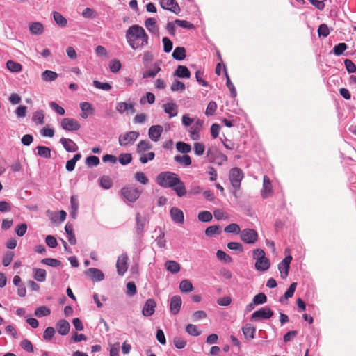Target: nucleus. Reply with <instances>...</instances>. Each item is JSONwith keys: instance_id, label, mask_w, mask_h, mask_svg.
I'll return each mask as SVG.
<instances>
[{"instance_id": "e433bc0d", "label": "nucleus", "mask_w": 356, "mask_h": 356, "mask_svg": "<svg viewBox=\"0 0 356 356\" xmlns=\"http://www.w3.org/2000/svg\"><path fill=\"white\" fill-rule=\"evenodd\" d=\"M43 25L40 22H33L29 25V31L32 34L40 35L43 33Z\"/></svg>"}, {"instance_id": "ddd939ff", "label": "nucleus", "mask_w": 356, "mask_h": 356, "mask_svg": "<svg viewBox=\"0 0 356 356\" xmlns=\"http://www.w3.org/2000/svg\"><path fill=\"white\" fill-rule=\"evenodd\" d=\"M291 261L292 257L288 255L278 264V270L282 279H285L288 276Z\"/></svg>"}, {"instance_id": "f3484780", "label": "nucleus", "mask_w": 356, "mask_h": 356, "mask_svg": "<svg viewBox=\"0 0 356 356\" xmlns=\"http://www.w3.org/2000/svg\"><path fill=\"white\" fill-rule=\"evenodd\" d=\"M273 192V186L269 177L264 175L263 177V187L261 191V195L262 198L266 199L270 196Z\"/></svg>"}, {"instance_id": "5701e85b", "label": "nucleus", "mask_w": 356, "mask_h": 356, "mask_svg": "<svg viewBox=\"0 0 356 356\" xmlns=\"http://www.w3.org/2000/svg\"><path fill=\"white\" fill-rule=\"evenodd\" d=\"M145 26L151 33L159 35V30L156 25V20L154 18L149 17L145 21Z\"/></svg>"}, {"instance_id": "f03ea898", "label": "nucleus", "mask_w": 356, "mask_h": 356, "mask_svg": "<svg viewBox=\"0 0 356 356\" xmlns=\"http://www.w3.org/2000/svg\"><path fill=\"white\" fill-rule=\"evenodd\" d=\"M252 254L253 259L256 260L254 266L257 270L266 271L270 268V261L266 257L265 252L262 249L254 250Z\"/></svg>"}, {"instance_id": "4c0bfd02", "label": "nucleus", "mask_w": 356, "mask_h": 356, "mask_svg": "<svg viewBox=\"0 0 356 356\" xmlns=\"http://www.w3.org/2000/svg\"><path fill=\"white\" fill-rule=\"evenodd\" d=\"M7 69L12 72H19L22 70V65L15 61L8 60L6 63Z\"/></svg>"}, {"instance_id": "a19ab883", "label": "nucleus", "mask_w": 356, "mask_h": 356, "mask_svg": "<svg viewBox=\"0 0 356 356\" xmlns=\"http://www.w3.org/2000/svg\"><path fill=\"white\" fill-rule=\"evenodd\" d=\"M50 314H51V310L48 307H47L45 306H41V307H38L35 310V312H34V314L38 318H41V317H43V316H47Z\"/></svg>"}, {"instance_id": "aec40b11", "label": "nucleus", "mask_w": 356, "mask_h": 356, "mask_svg": "<svg viewBox=\"0 0 356 356\" xmlns=\"http://www.w3.org/2000/svg\"><path fill=\"white\" fill-rule=\"evenodd\" d=\"M115 109L120 114H122L129 111L131 112V113H134L136 112L134 104L127 103L124 102H118L115 106Z\"/></svg>"}, {"instance_id": "2f4dec72", "label": "nucleus", "mask_w": 356, "mask_h": 356, "mask_svg": "<svg viewBox=\"0 0 356 356\" xmlns=\"http://www.w3.org/2000/svg\"><path fill=\"white\" fill-rule=\"evenodd\" d=\"M178 197H183L186 193V190L184 184L179 178V183H177L172 187Z\"/></svg>"}, {"instance_id": "774afa93", "label": "nucleus", "mask_w": 356, "mask_h": 356, "mask_svg": "<svg viewBox=\"0 0 356 356\" xmlns=\"http://www.w3.org/2000/svg\"><path fill=\"white\" fill-rule=\"evenodd\" d=\"M318 33L320 37L325 38L330 34V29L325 24H322L318 26Z\"/></svg>"}, {"instance_id": "a878e982", "label": "nucleus", "mask_w": 356, "mask_h": 356, "mask_svg": "<svg viewBox=\"0 0 356 356\" xmlns=\"http://www.w3.org/2000/svg\"><path fill=\"white\" fill-rule=\"evenodd\" d=\"M245 338L250 341L254 337L256 328L251 324L247 323L242 328Z\"/></svg>"}, {"instance_id": "1a4fd4ad", "label": "nucleus", "mask_w": 356, "mask_h": 356, "mask_svg": "<svg viewBox=\"0 0 356 356\" xmlns=\"http://www.w3.org/2000/svg\"><path fill=\"white\" fill-rule=\"evenodd\" d=\"M148 222L147 217L145 215H141L140 213L136 214V234L139 238H141L144 233V227Z\"/></svg>"}, {"instance_id": "603ef678", "label": "nucleus", "mask_w": 356, "mask_h": 356, "mask_svg": "<svg viewBox=\"0 0 356 356\" xmlns=\"http://www.w3.org/2000/svg\"><path fill=\"white\" fill-rule=\"evenodd\" d=\"M186 332L191 336H199L201 332L198 330L197 327L193 324H188L186 327Z\"/></svg>"}, {"instance_id": "3c124183", "label": "nucleus", "mask_w": 356, "mask_h": 356, "mask_svg": "<svg viewBox=\"0 0 356 356\" xmlns=\"http://www.w3.org/2000/svg\"><path fill=\"white\" fill-rule=\"evenodd\" d=\"M41 263L51 267H58L61 264L59 260L53 258H44L42 259Z\"/></svg>"}, {"instance_id": "b1692460", "label": "nucleus", "mask_w": 356, "mask_h": 356, "mask_svg": "<svg viewBox=\"0 0 356 356\" xmlns=\"http://www.w3.org/2000/svg\"><path fill=\"white\" fill-rule=\"evenodd\" d=\"M163 110L165 113L169 115L170 118L175 117L178 113V107L173 102H168L163 105Z\"/></svg>"}, {"instance_id": "9b49d317", "label": "nucleus", "mask_w": 356, "mask_h": 356, "mask_svg": "<svg viewBox=\"0 0 356 356\" xmlns=\"http://www.w3.org/2000/svg\"><path fill=\"white\" fill-rule=\"evenodd\" d=\"M204 121L200 119H197L195 122V124L191 127L188 132L193 140H198L200 139V131L202 129Z\"/></svg>"}, {"instance_id": "c9c22d12", "label": "nucleus", "mask_w": 356, "mask_h": 356, "mask_svg": "<svg viewBox=\"0 0 356 356\" xmlns=\"http://www.w3.org/2000/svg\"><path fill=\"white\" fill-rule=\"evenodd\" d=\"M166 269L172 273H177L180 270V265L175 261H167L165 264Z\"/></svg>"}, {"instance_id": "680f3d73", "label": "nucleus", "mask_w": 356, "mask_h": 356, "mask_svg": "<svg viewBox=\"0 0 356 356\" xmlns=\"http://www.w3.org/2000/svg\"><path fill=\"white\" fill-rule=\"evenodd\" d=\"M154 156H155V154L153 152H148V153H143L141 155H140V161L145 164L146 163H147L149 161H152L154 159Z\"/></svg>"}, {"instance_id": "f704fd0d", "label": "nucleus", "mask_w": 356, "mask_h": 356, "mask_svg": "<svg viewBox=\"0 0 356 356\" xmlns=\"http://www.w3.org/2000/svg\"><path fill=\"white\" fill-rule=\"evenodd\" d=\"M179 289L182 293H188L193 290L191 282L188 280H184L179 283Z\"/></svg>"}, {"instance_id": "f257e3e1", "label": "nucleus", "mask_w": 356, "mask_h": 356, "mask_svg": "<svg viewBox=\"0 0 356 356\" xmlns=\"http://www.w3.org/2000/svg\"><path fill=\"white\" fill-rule=\"evenodd\" d=\"M125 38L129 46L134 50L142 49L149 44V36L145 29L138 24L128 28Z\"/></svg>"}, {"instance_id": "49530a36", "label": "nucleus", "mask_w": 356, "mask_h": 356, "mask_svg": "<svg viewBox=\"0 0 356 356\" xmlns=\"http://www.w3.org/2000/svg\"><path fill=\"white\" fill-rule=\"evenodd\" d=\"M348 48V46L346 43H339L338 44L335 45L332 49V51L335 56H341L343 54L344 51L346 50Z\"/></svg>"}, {"instance_id": "052dcab7", "label": "nucleus", "mask_w": 356, "mask_h": 356, "mask_svg": "<svg viewBox=\"0 0 356 356\" xmlns=\"http://www.w3.org/2000/svg\"><path fill=\"white\" fill-rule=\"evenodd\" d=\"M186 87L184 83L179 81H175L170 87V90L172 92L180 91L182 92L185 90Z\"/></svg>"}, {"instance_id": "4be33fe9", "label": "nucleus", "mask_w": 356, "mask_h": 356, "mask_svg": "<svg viewBox=\"0 0 356 356\" xmlns=\"http://www.w3.org/2000/svg\"><path fill=\"white\" fill-rule=\"evenodd\" d=\"M60 143L68 152H74L79 149L77 145L70 138H62L60 140Z\"/></svg>"}, {"instance_id": "69168bd1", "label": "nucleus", "mask_w": 356, "mask_h": 356, "mask_svg": "<svg viewBox=\"0 0 356 356\" xmlns=\"http://www.w3.org/2000/svg\"><path fill=\"white\" fill-rule=\"evenodd\" d=\"M194 152L197 156H202L205 150V146L202 143H195L194 146Z\"/></svg>"}, {"instance_id": "864d4df0", "label": "nucleus", "mask_w": 356, "mask_h": 356, "mask_svg": "<svg viewBox=\"0 0 356 356\" xmlns=\"http://www.w3.org/2000/svg\"><path fill=\"white\" fill-rule=\"evenodd\" d=\"M92 85L98 89L104 90V91H109L111 90L112 86L108 83H102L99 81L95 80L92 82Z\"/></svg>"}, {"instance_id": "13d9d810", "label": "nucleus", "mask_w": 356, "mask_h": 356, "mask_svg": "<svg viewBox=\"0 0 356 356\" xmlns=\"http://www.w3.org/2000/svg\"><path fill=\"white\" fill-rule=\"evenodd\" d=\"M217 108V104L214 101H211L206 108L205 114L208 116H211L215 114Z\"/></svg>"}, {"instance_id": "0eeeda50", "label": "nucleus", "mask_w": 356, "mask_h": 356, "mask_svg": "<svg viewBox=\"0 0 356 356\" xmlns=\"http://www.w3.org/2000/svg\"><path fill=\"white\" fill-rule=\"evenodd\" d=\"M273 315V312L268 307H261L255 311L251 316L252 321H259L265 319H269Z\"/></svg>"}, {"instance_id": "bf43d9fd", "label": "nucleus", "mask_w": 356, "mask_h": 356, "mask_svg": "<svg viewBox=\"0 0 356 356\" xmlns=\"http://www.w3.org/2000/svg\"><path fill=\"white\" fill-rule=\"evenodd\" d=\"M162 42L163 44V51L165 53L170 52L173 47V44L172 41L168 38L164 37L162 39Z\"/></svg>"}, {"instance_id": "58836bf2", "label": "nucleus", "mask_w": 356, "mask_h": 356, "mask_svg": "<svg viewBox=\"0 0 356 356\" xmlns=\"http://www.w3.org/2000/svg\"><path fill=\"white\" fill-rule=\"evenodd\" d=\"M152 145L148 140H141L137 145V152L142 154L145 153V151L152 149Z\"/></svg>"}, {"instance_id": "09e8293b", "label": "nucleus", "mask_w": 356, "mask_h": 356, "mask_svg": "<svg viewBox=\"0 0 356 356\" xmlns=\"http://www.w3.org/2000/svg\"><path fill=\"white\" fill-rule=\"evenodd\" d=\"M161 70L160 67L157 64H154L152 70H147L143 73V78L154 77Z\"/></svg>"}, {"instance_id": "37998d69", "label": "nucleus", "mask_w": 356, "mask_h": 356, "mask_svg": "<svg viewBox=\"0 0 356 356\" xmlns=\"http://www.w3.org/2000/svg\"><path fill=\"white\" fill-rule=\"evenodd\" d=\"M34 278L38 282H44L46 280L47 272L44 269L37 268L35 269Z\"/></svg>"}, {"instance_id": "338daca9", "label": "nucleus", "mask_w": 356, "mask_h": 356, "mask_svg": "<svg viewBox=\"0 0 356 356\" xmlns=\"http://www.w3.org/2000/svg\"><path fill=\"white\" fill-rule=\"evenodd\" d=\"M99 163V159L96 156H88L86 159V164L89 166H97Z\"/></svg>"}, {"instance_id": "2eb2a0df", "label": "nucleus", "mask_w": 356, "mask_h": 356, "mask_svg": "<svg viewBox=\"0 0 356 356\" xmlns=\"http://www.w3.org/2000/svg\"><path fill=\"white\" fill-rule=\"evenodd\" d=\"M163 131V128L161 125H152L149 129L148 136L152 141L157 142L159 140Z\"/></svg>"}, {"instance_id": "393cba45", "label": "nucleus", "mask_w": 356, "mask_h": 356, "mask_svg": "<svg viewBox=\"0 0 356 356\" xmlns=\"http://www.w3.org/2000/svg\"><path fill=\"white\" fill-rule=\"evenodd\" d=\"M56 328L58 333L63 336L66 335L70 328V325L68 321L65 319H62L58 321L56 323Z\"/></svg>"}, {"instance_id": "412c9836", "label": "nucleus", "mask_w": 356, "mask_h": 356, "mask_svg": "<svg viewBox=\"0 0 356 356\" xmlns=\"http://www.w3.org/2000/svg\"><path fill=\"white\" fill-rule=\"evenodd\" d=\"M170 216L172 220L178 224H182L184 221V216L183 211L177 207H172L170 209Z\"/></svg>"}, {"instance_id": "cd10ccee", "label": "nucleus", "mask_w": 356, "mask_h": 356, "mask_svg": "<svg viewBox=\"0 0 356 356\" xmlns=\"http://www.w3.org/2000/svg\"><path fill=\"white\" fill-rule=\"evenodd\" d=\"M174 76L181 79H188L191 76V72L187 67L184 65H179L175 71Z\"/></svg>"}, {"instance_id": "39448f33", "label": "nucleus", "mask_w": 356, "mask_h": 356, "mask_svg": "<svg viewBox=\"0 0 356 356\" xmlns=\"http://www.w3.org/2000/svg\"><path fill=\"white\" fill-rule=\"evenodd\" d=\"M229 180L232 187L237 191L240 188L241 182L243 178L242 170L238 168H234L229 171Z\"/></svg>"}, {"instance_id": "7ed1b4c3", "label": "nucleus", "mask_w": 356, "mask_h": 356, "mask_svg": "<svg viewBox=\"0 0 356 356\" xmlns=\"http://www.w3.org/2000/svg\"><path fill=\"white\" fill-rule=\"evenodd\" d=\"M179 177L172 172H163L159 174L156 177L157 184L164 188H172L179 183Z\"/></svg>"}, {"instance_id": "f8f14e48", "label": "nucleus", "mask_w": 356, "mask_h": 356, "mask_svg": "<svg viewBox=\"0 0 356 356\" xmlns=\"http://www.w3.org/2000/svg\"><path fill=\"white\" fill-rule=\"evenodd\" d=\"M159 4L164 10H170L175 14H179L181 9L175 0H159Z\"/></svg>"}, {"instance_id": "dca6fc26", "label": "nucleus", "mask_w": 356, "mask_h": 356, "mask_svg": "<svg viewBox=\"0 0 356 356\" xmlns=\"http://www.w3.org/2000/svg\"><path fill=\"white\" fill-rule=\"evenodd\" d=\"M182 300L179 296L175 295L170 298V311L173 315L177 314L181 309Z\"/></svg>"}, {"instance_id": "c756f323", "label": "nucleus", "mask_w": 356, "mask_h": 356, "mask_svg": "<svg viewBox=\"0 0 356 356\" xmlns=\"http://www.w3.org/2000/svg\"><path fill=\"white\" fill-rule=\"evenodd\" d=\"M224 72H225V75L226 76V86H227V87L228 88V89H229V90L230 92L231 97L232 98H234L237 95L236 90L235 88V86H234V84L231 81V79H230V78H229V75L227 74V72L225 66H224Z\"/></svg>"}, {"instance_id": "c03bdc74", "label": "nucleus", "mask_w": 356, "mask_h": 356, "mask_svg": "<svg viewBox=\"0 0 356 356\" xmlns=\"http://www.w3.org/2000/svg\"><path fill=\"white\" fill-rule=\"evenodd\" d=\"M44 115L42 110L37 111L33 114L32 120L38 124H44Z\"/></svg>"}, {"instance_id": "79ce46f5", "label": "nucleus", "mask_w": 356, "mask_h": 356, "mask_svg": "<svg viewBox=\"0 0 356 356\" xmlns=\"http://www.w3.org/2000/svg\"><path fill=\"white\" fill-rule=\"evenodd\" d=\"M38 154L42 158L48 159L51 157V149L44 146H38L36 147Z\"/></svg>"}, {"instance_id": "6e6552de", "label": "nucleus", "mask_w": 356, "mask_h": 356, "mask_svg": "<svg viewBox=\"0 0 356 356\" xmlns=\"http://www.w3.org/2000/svg\"><path fill=\"white\" fill-rule=\"evenodd\" d=\"M241 239L245 243H254L258 239L257 232L252 229H244L240 234Z\"/></svg>"}, {"instance_id": "6ab92c4d", "label": "nucleus", "mask_w": 356, "mask_h": 356, "mask_svg": "<svg viewBox=\"0 0 356 356\" xmlns=\"http://www.w3.org/2000/svg\"><path fill=\"white\" fill-rule=\"evenodd\" d=\"M85 273L92 281L100 282L104 279V273L99 269L96 268H90Z\"/></svg>"}, {"instance_id": "bb28decb", "label": "nucleus", "mask_w": 356, "mask_h": 356, "mask_svg": "<svg viewBox=\"0 0 356 356\" xmlns=\"http://www.w3.org/2000/svg\"><path fill=\"white\" fill-rule=\"evenodd\" d=\"M80 108L82 111L81 116L83 119H86L90 114L93 113V108L90 103L84 102L80 104Z\"/></svg>"}, {"instance_id": "8fccbe9b", "label": "nucleus", "mask_w": 356, "mask_h": 356, "mask_svg": "<svg viewBox=\"0 0 356 356\" xmlns=\"http://www.w3.org/2000/svg\"><path fill=\"white\" fill-rule=\"evenodd\" d=\"M296 286H297L296 282L291 283L290 286L289 287V289L286 290V291L284 294V296L280 300V301L281 302L282 300V298L287 300L289 298H291L294 294Z\"/></svg>"}, {"instance_id": "9d476101", "label": "nucleus", "mask_w": 356, "mask_h": 356, "mask_svg": "<svg viewBox=\"0 0 356 356\" xmlns=\"http://www.w3.org/2000/svg\"><path fill=\"white\" fill-rule=\"evenodd\" d=\"M60 126L64 130L70 131H77L81 127L79 122L76 120L70 118H63L61 120Z\"/></svg>"}, {"instance_id": "473e14b6", "label": "nucleus", "mask_w": 356, "mask_h": 356, "mask_svg": "<svg viewBox=\"0 0 356 356\" xmlns=\"http://www.w3.org/2000/svg\"><path fill=\"white\" fill-rule=\"evenodd\" d=\"M172 57L176 60H183L186 57V49L182 47H177L172 53Z\"/></svg>"}, {"instance_id": "4468645a", "label": "nucleus", "mask_w": 356, "mask_h": 356, "mask_svg": "<svg viewBox=\"0 0 356 356\" xmlns=\"http://www.w3.org/2000/svg\"><path fill=\"white\" fill-rule=\"evenodd\" d=\"M128 256L127 254H122L118 257L116 263L117 271L119 275H124L128 269Z\"/></svg>"}, {"instance_id": "e2e57ef3", "label": "nucleus", "mask_w": 356, "mask_h": 356, "mask_svg": "<svg viewBox=\"0 0 356 356\" xmlns=\"http://www.w3.org/2000/svg\"><path fill=\"white\" fill-rule=\"evenodd\" d=\"M216 257L219 260L224 261L226 263H230L232 261L231 257L222 250H218L216 252Z\"/></svg>"}, {"instance_id": "7c9ffc66", "label": "nucleus", "mask_w": 356, "mask_h": 356, "mask_svg": "<svg viewBox=\"0 0 356 356\" xmlns=\"http://www.w3.org/2000/svg\"><path fill=\"white\" fill-rule=\"evenodd\" d=\"M174 159L176 162L185 167L188 166L191 164V159L187 154L176 155L174 157Z\"/></svg>"}, {"instance_id": "a211bd4d", "label": "nucleus", "mask_w": 356, "mask_h": 356, "mask_svg": "<svg viewBox=\"0 0 356 356\" xmlns=\"http://www.w3.org/2000/svg\"><path fill=\"white\" fill-rule=\"evenodd\" d=\"M156 307V303L155 300L152 298H149L148 300H146L143 308V315L146 317L151 316L154 313Z\"/></svg>"}, {"instance_id": "20e7f679", "label": "nucleus", "mask_w": 356, "mask_h": 356, "mask_svg": "<svg viewBox=\"0 0 356 356\" xmlns=\"http://www.w3.org/2000/svg\"><path fill=\"white\" fill-rule=\"evenodd\" d=\"M120 193L125 202L133 203L139 198L141 192L136 188L124 187Z\"/></svg>"}, {"instance_id": "de8ad7c7", "label": "nucleus", "mask_w": 356, "mask_h": 356, "mask_svg": "<svg viewBox=\"0 0 356 356\" xmlns=\"http://www.w3.org/2000/svg\"><path fill=\"white\" fill-rule=\"evenodd\" d=\"M99 185L104 189H109L112 186L113 182L109 177L102 176L99 179Z\"/></svg>"}, {"instance_id": "423d86ee", "label": "nucleus", "mask_w": 356, "mask_h": 356, "mask_svg": "<svg viewBox=\"0 0 356 356\" xmlns=\"http://www.w3.org/2000/svg\"><path fill=\"white\" fill-rule=\"evenodd\" d=\"M139 133L138 131H131L120 135L119 144L120 146H127L133 144L138 138Z\"/></svg>"}, {"instance_id": "72a5a7b5", "label": "nucleus", "mask_w": 356, "mask_h": 356, "mask_svg": "<svg viewBox=\"0 0 356 356\" xmlns=\"http://www.w3.org/2000/svg\"><path fill=\"white\" fill-rule=\"evenodd\" d=\"M58 76V74L54 71L45 70L42 73L41 78L44 81L49 82L56 80Z\"/></svg>"}, {"instance_id": "6e6d98bb", "label": "nucleus", "mask_w": 356, "mask_h": 356, "mask_svg": "<svg viewBox=\"0 0 356 356\" xmlns=\"http://www.w3.org/2000/svg\"><path fill=\"white\" fill-rule=\"evenodd\" d=\"M253 304L256 305H262L266 302L267 297L264 293H259L253 298Z\"/></svg>"}, {"instance_id": "5fc2aeb1", "label": "nucleus", "mask_w": 356, "mask_h": 356, "mask_svg": "<svg viewBox=\"0 0 356 356\" xmlns=\"http://www.w3.org/2000/svg\"><path fill=\"white\" fill-rule=\"evenodd\" d=\"M198 220L201 222H209L212 220V214L207 211H201L198 213Z\"/></svg>"}, {"instance_id": "4d7b16f0", "label": "nucleus", "mask_w": 356, "mask_h": 356, "mask_svg": "<svg viewBox=\"0 0 356 356\" xmlns=\"http://www.w3.org/2000/svg\"><path fill=\"white\" fill-rule=\"evenodd\" d=\"M118 160L120 164H122V165H125L131 163L132 160V156L131 154L123 153L120 154Z\"/></svg>"}, {"instance_id": "ea45409f", "label": "nucleus", "mask_w": 356, "mask_h": 356, "mask_svg": "<svg viewBox=\"0 0 356 356\" xmlns=\"http://www.w3.org/2000/svg\"><path fill=\"white\" fill-rule=\"evenodd\" d=\"M176 149L179 152L185 154L189 153L191 151V145L181 141L177 142L176 143Z\"/></svg>"}, {"instance_id": "a18cd8bd", "label": "nucleus", "mask_w": 356, "mask_h": 356, "mask_svg": "<svg viewBox=\"0 0 356 356\" xmlns=\"http://www.w3.org/2000/svg\"><path fill=\"white\" fill-rule=\"evenodd\" d=\"M224 231L227 233H232L234 234H241V229L238 224L236 223H231L227 227H225Z\"/></svg>"}, {"instance_id": "c85d7f7f", "label": "nucleus", "mask_w": 356, "mask_h": 356, "mask_svg": "<svg viewBox=\"0 0 356 356\" xmlns=\"http://www.w3.org/2000/svg\"><path fill=\"white\" fill-rule=\"evenodd\" d=\"M52 14L54 20L58 26L64 28L67 26V21L63 15H61L59 12L57 11L53 12Z\"/></svg>"}, {"instance_id": "0e129e2a", "label": "nucleus", "mask_w": 356, "mask_h": 356, "mask_svg": "<svg viewBox=\"0 0 356 356\" xmlns=\"http://www.w3.org/2000/svg\"><path fill=\"white\" fill-rule=\"evenodd\" d=\"M227 248L232 250L236 251L238 252H243V247L241 243L238 242H229L227 243Z\"/></svg>"}]
</instances>
